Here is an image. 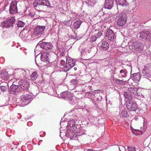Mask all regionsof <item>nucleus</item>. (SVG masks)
Returning a JSON list of instances; mask_svg holds the SVG:
<instances>
[{"instance_id": "nucleus-1", "label": "nucleus", "mask_w": 151, "mask_h": 151, "mask_svg": "<svg viewBox=\"0 0 151 151\" xmlns=\"http://www.w3.org/2000/svg\"><path fill=\"white\" fill-rule=\"evenodd\" d=\"M117 24L120 27L124 25L127 21V15L124 13H118L116 14Z\"/></svg>"}, {"instance_id": "nucleus-2", "label": "nucleus", "mask_w": 151, "mask_h": 151, "mask_svg": "<svg viewBox=\"0 0 151 151\" xmlns=\"http://www.w3.org/2000/svg\"><path fill=\"white\" fill-rule=\"evenodd\" d=\"M74 131L73 130H68L65 133V135L71 139L77 140L79 141H81L82 138L81 135L78 132L75 133Z\"/></svg>"}, {"instance_id": "nucleus-3", "label": "nucleus", "mask_w": 151, "mask_h": 151, "mask_svg": "<svg viewBox=\"0 0 151 151\" xmlns=\"http://www.w3.org/2000/svg\"><path fill=\"white\" fill-rule=\"evenodd\" d=\"M32 97L31 95L25 94L21 96L20 102L21 105L24 106L29 104L30 101V100Z\"/></svg>"}, {"instance_id": "nucleus-4", "label": "nucleus", "mask_w": 151, "mask_h": 151, "mask_svg": "<svg viewBox=\"0 0 151 151\" xmlns=\"http://www.w3.org/2000/svg\"><path fill=\"white\" fill-rule=\"evenodd\" d=\"M45 29V26H37L34 31L33 35L36 38L40 37Z\"/></svg>"}, {"instance_id": "nucleus-5", "label": "nucleus", "mask_w": 151, "mask_h": 151, "mask_svg": "<svg viewBox=\"0 0 151 151\" xmlns=\"http://www.w3.org/2000/svg\"><path fill=\"white\" fill-rule=\"evenodd\" d=\"M143 45L139 42H135L132 43L130 46V49L136 51H141L143 49Z\"/></svg>"}, {"instance_id": "nucleus-6", "label": "nucleus", "mask_w": 151, "mask_h": 151, "mask_svg": "<svg viewBox=\"0 0 151 151\" xmlns=\"http://www.w3.org/2000/svg\"><path fill=\"white\" fill-rule=\"evenodd\" d=\"M26 72V71L23 69L21 68L16 69L14 74L15 78L17 80L20 78L24 77Z\"/></svg>"}, {"instance_id": "nucleus-7", "label": "nucleus", "mask_w": 151, "mask_h": 151, "mask_svg": "<svg viewBox=\"0 0 151 151\" xmlns=\"http://www.w3.org/2000/svg\"><path fill=\"white\" fill-rule=\"evenodd\" d=\"M75 65V63L72 59H67L65 66L62 68V70H63L65 72H67L71 68L73 67Z\"/></svg>"}, {"instance_id": "nucleus-8", "label": "nucleus", "mask_w": 151, "mask_h": 151, "mask_svg": "<svg viewBox=\"0 0 151 151\" xmlns=\"http://www.w3.org/2000/svg\"><path fill=\"white\" fill-rule=\"evenodd\" d=\"M127 107L130 111H136L137 109V105L135 101H127Z\"/></svg>"}, {"instance_id": "nucleus-9", "label": "nucleus", "mask_w": 151, "mask_h": 151, "mask_svg": "<svg viewBox=\"0 0 151 151\" xmlns=\"http://www.w3.org/2000/svg\"><path fill=\"white\" fill-rule=\"evenodd\" d=\"M17 1L16 0L13 1L11 3L9 8L10 14H13L17 12Z\"/></svg>"}, {"instance_id": "nucleus-10", "label": "nucleus", "mask_w": 151, "mask_h": 151, "mask_svg": "<svg viewBox=\"0 0 151 151\" xmlns=\"http://www.w3.org/2000/svg\"><path fill=\"white\" fill-rule=\"evenodd\" d=\"M15 19L14 17H12L10 19H8L5 21L2 22L3 26L5 28H7L11 26H13V24L15 22Z\"/></svg>"}, {"instance_id": "nucleus-11", "label": "nucleus", "mask_w": 151, "mask_h": 151, "mask_svg": "<svg viewBox=\"0 0 151 151\" xmlns=\"http://www.w3.org/2000/svg\"><path fill=\"white\" fill-rule=\"evenodd\" d=\"M106 35L107 39L111 41L113 40L115 37L114 32L111 29H109L107 31Z\"/></svg>"}, {"instance_id": "nucleus-12", "label": "nucleus", "mask_w": 151, "mask_h": 151, "mask_svg": "<svg viewBox=\"0 0 151 151\" xmlns=\"http://www.w3.org/2000/svg\"><path fill=\"white\" fill-rule=\"evenodd\" d=\"M68 124V126L71 128L72 130L76 131L78 128H79L78 125L76 124V122L73 120L69 121Z\"/></svg>"}, {"instance_id": "nucleus-13", "label": "nucleus", "mask_w": 151, "mask_h": 151, "mask_svg": "<svg viewBox=\"0 0 151 151\" xmlns=\"http://www.w3.org/2000/svg\"><path fill=\"white\" fill-rule=\"evenodd\" d=\"M9 76L6 70L0 71V81L4 82L8 79Z\"/></svg>"}, {"instance_id": "nucleus-14", "label": "nucleus", "mask_w": 151, "mask_h": 151, "mask_svg": "<svg viewBox=\"0 0 151 151\" xmlns=\"http://www.w3.org/2000/svg\"><path fill=\"white\" fill-rule=\"evenodd\" d=\"M140 37L142 38H145L150 41L151 40V33L148 31H144L140 33Z\"/></svg>"}, {"instance_id": "nucleus-15", "label": "nucleus", "mask_w": 151, "mask_h": 151, "mask_svg": "<svg viewBox=\"0 0 151 151\" xmlns=\"http://www.w3.org/2000/svg\"><path fill=\"white\" fill-rule=\"evenodd\" d=\"M19 87L23 90H27L29 86V83L25 81H20L19 82Z\"/></svg>"}, {"instance_id": "nucleus-16", "label": "nucleus", "mask_w": 151, "mask_h": 151, "mask_svg": "<svg viewBox=\"0 0 151 151\" xmlns=\"http://www.w3.org/2000/svg\"><path fill=\"white\" fill-rule=\"evenodd\" d=\"M114 3V0H105L104 7L106 9H110L113 6Z\"/></svg>"}, {"instance_id": "nucleus-17", "label": "nucleus", "mask_w": 151, "mask_h": 151, "mask_svg": "<svg viewBox=\"0 0 151 151\" xmlns=\"http://www.w3.org/2000/svg\"><path fill=\"white\" fill-rule=\"evenodd\" d=\"M130 77L134 82H137L140 80L141 76L139 73H137L131 75Z\"/></svg>"}, {"instance_id": "nucleus-18", "label": "nucleus", "mask_w": 151, "mask_h": 151, "mask_svg": "<svg viewBox=\"0 0 151 151\" xmlns=\"http://www.w3.org/2000/svg\"><path fill=\"white\" fill-rule=\"evenodd\" d=\"M109 45L106 41H102L101 45L100 46V50H102L106 51L109 48Z\"/></svg>"}, {"instance_id": "nucleus-19", "label": "nucleus", "mask_w": 151, "mask_h": 151, "mask_svg": "<svg viewBox=\"0 0 151 151\" xmlns=\"http://www.w3.org/2000/svg\"><path fill=\"white\" fill-rule=\"evenodd\" d=\"M37 4L47 6H51L50 2L48 0H37Z\"/></svg>"}, {"instance_id": "nucleus-20", "label": "nucleus", "mask_w": 151, "mask_h": 151, "mask_svg": "<svg viewBox=\"0 0 151 151\" xmlns=\"http://www.w3.org/2000/svg\"><path fill=\"white\" fill-rule=\"evenodd\" d=\"M19 86L13 84L11 86L10 88V92L11 93L15 94L19 91Z\"/></svg>"}, {"instance_id": "nucleus-21", "label": "nucleus", "mask_w": 151, "mask_h": 151, "mask_svg": "<svg viewBox=\"0 0 151 151\" xmlns=\"http://www.w3.org/2000/svg\"><path fill=\"white\" fill-rule=\"evenodd\" d=\"M127 90L130 93V94L132 96H135L136 91L137 90V88L134 86H131L130 87L127 88Z\"/></svg>"}, {"instance_id": "nucleus-22", "label": "nucleus", "mask_w": 151, "mask_h": 151, "mask_svg": "<svg viewBox=\"0 0 151 151\" xmlns=\"http://www.w3.org/2000/svg\"><path fill=\"white\" fill-rule=\"evenodd\" d=\"M124 96L125 98V100L126 103L127 101L130 102L132 101V96L130 95L128 92H124Z\"/></svg>"}, {"instance_id": "nucleus-23", "label": "nucleus", "mask_w": 151, "mask_h": 151, "mask_svg": "<svg viewBox=\"0 0 151 151\" xmlns=\"http://www.w3.org/2000/svg\"><path fill=\"white\" fill-rule=\"evenodd\" d=\"M43 49L45 50H50L52 49V47L51 45L49 42H44L42 46Z\"/></svg>"}, {"instance_id": "nucleus-24", "label": "nucleus", "mask_w": 151, "mask_h": 151, "mask_svg": "<svg viewBox=\"0 0 151 151\" xmlns=\"http://www.w3.org/2000/svg\"><path fill=\"white\" fill-rule=\"evenodd\" d=\"M115 1L118 5L122 6H126L127 5L126 0H115Z\"/></svg>"}, {"instance_id": "nucleus-25", "label": "nucleus", "mask_w": 151, "mask_h": 151, "mask_svg": "<svg viewBox=\"0 0 151 151\" xmlns=\"http://www.w3.org/2000/svg\"><path fill=\"white\" fill-rule=\"evenodd\" d=\"M127 71L126 69L121 70L120 71V77L124 78L126 77L127 76Z\"/></svg>"}, {"instance_id": "nucleus-26", "label": "nucleus", "mask_w": 151, "mask_h": 151, "mask_svg": "<svg viewBox=\"0 0 151 151\" xmlns=\"http://www.w3.org/2000/svg\"><path fill=\"white\" fill-rule=\"evenodd\" d=\"M141 90L140 89H138L137 88V90L136 91V92L135 96H137L138 97V99L140 98H142L144 97V96L141 93Z\"/></svg>"}, {"instance_id": "nucleus-27", "label": "nucleus", "mask_w": 151, "mask_h": 151, "mask_svg": "<svg viewBox=\"0 0 151 151\" xmlns=\"http://www.w3.org/2000/svg\"><path fill=\"white\" fill-rule=\"evenodd\" d=\"M113 80L116 83L121 85H124L127 82L126 81H123L117 79L116 78H114Z\"/></svg>"}, {"instance_id": "nucleus-28", "label": "nucleus", "mask_w": 151, "mask_h": 151, "mask_svg": "<svg viewBox=\"0 0 151 151\" xmlns=\"http://www.w3.org/2000/svg\"><path fill=\"white\" fill-rule=\"evenodd\" d=\"M66 95L65 99L70 101H72L73 99L72 95L70 93L68 92V94Z\"/></svg>"}, {"instance_id": "nucleus-29", "label": "nucleus", "mask_w": 151, "mask_h": 151, "mask_svg": "<svg viewBox=\"0 0 151 151\" xmlns=\"http://www.w3.org/2000/svg\"><path fill=\"white\" fill-rule=\"evenodd\" d=\"M82 22L80 20L76 21L74 23V27L76 29L79 28Z\"/></svg>"}, {"instance_id": "nucleus-30", "label": "nucleus", "mask_w": 151, "mask_h": 151, "mask_svg": "<svg viewBox=\"0 0 151 151\" xmlns=\"http://www.w3.org/2000/svg\"><path fill=\"white\" fill-rule=\"evenodd\" d=\"M38 77V75L36 71L34 72L30 76L31 79L32 80H35Z\"/></svg>"}, {"instance_id": "nucleus-31", "label": "nucleus", "mask_w": 151, "mask_h": 151, "mask_svg": "<svg viewBox=\"0 0 151 151\" xmlns=\"http://www.w3.org/2000/svg\"><path fill=\"white\" fill-rule=\"evenodd\" d=\"M120 115L123 118H127L129 116V115L127 114V112L124 109L122 110Z\"/></svg>"}, {"instance_id": "nucleus-32", "label": "nucleus", "mask_w": 151, "mask_h": 151, "mask_svg": "<svg viewBox=\"0 0 151 151\" xmlns=\"http://www.w3.org/2000/svg\"><path fill=\"white\" fill-rule=\"evenodd\" d=\"M86 2L88 5L93 6L96 3L95 0H86Z\"/></svg>"}, {"instance_id": "nucleus-33", "label": "nucleus", "mask_w": 151, "mask_h": 151, "mask_svg": "<svg viewBox=\"0 0 151 151\" xmlns=\"http://www.w3.org/2000/svg\"><path fill=\"white\" fill-rule=\"evenodd\" d=\"M59 50V52L60 53V55L61 56H62L64 55V52H65V49L64 47H59L58 48Z\"/></svg>"}, {"instance_id": "nucleus-34", "label": "nucleus", "mask_w": 151, "mask_h": 151, "mask_svg": "<svg viewBox=\"0 0 151 151\" xmlns=\"http://www.w3.org/2000/svg\"><path fill=\"white\" fill-rule=\"evenodd\" d=\"M68 91H65L64 92H62L60 93V95H58L57 97H61L65 99L66 96V95L68 94Z\"/></svg>"}, {"instance_id": "nucleus-35", "label": "nucleus", "mask_w": 151, "mask_h": 151, "mask_svg": "<svg viewBox=\"0 0 151 151\" xmlns=\"http://www.w3.org/2000/svg\"><path fill=\"white\" fill-rule=\"evenodd\" d=\"M65 62L64 60H61L60 61V63H59V66H58V68H60L62 69V70H62V67H65L64 66L65 65Z\"/></svg>"}, {"instance_id": "nucleus-36", "label": "nucleus", "mask_w": 151, "mask_h": 151, "mask_svg": "<svg viewBox=\"0 0 151 151\" xmlns=\"http://www.w3.org/2000/svg\"><path fill=\"white\" fill-rule=\"evenodd\" d=\"M17 25L18 27H22L24 26V23L22 22L19 21L17 23Z\"/></svg>"}, {"instance_id": "nucleus-37", "label": "nucleus", "mask_w": 151, "mask_h": 151, "mask_svg": "<svg viewBox=\"0 0 151 151\" xmlns=\"http://www.w3.org/2000/svg\"><path fill=\"white\" fill-rule=\"evenodd\" d=\"M128 151H136L135 148L130 146L127 147Z\"/></svg>"}, {"instance_id": "nucleus-38", "label": "nucleus", "mask_w": 151, "mask_h": 151, "mask_svg": "<svg viewBox=\"0 0 151 151\" xmlns=\"http://www.w3.org/2000/svg\"><path fill=\"white\" fill-rule=\"evenodd\" d=\"M117 149H118L119 151H125V148L122 146H120L119 147H118Z\"/></svg>"}, {"instance_id": "nucleus-39", "label": "nucleus", "mask_w": 151, "mask_h": 151, "mask_svg": "<svg viewBox=\"0 0 151 151\" xmlns=\"http://www.w3.org/2000/svg\"><path fill=\"white\" fill-rule=\"evenodd\" d=\"M58 12H60V13H63L64 10H63V9L62 7V5H60V7H59V8H58Z\"/></svg>"}, {"instance_id": "nucleus-40", "label": "nucleus", "mask_w": 151, "mask_h": 151, "mask_svg": "<svg viewBox=\"0 0 151 151\" xmlns=\"http://www.w3.org/2000/svg\"><path fill=\"white\" fill-rule=\"evenodd\" d=\"M97 38L95 35L93 36L90 38L92 42L95 41L97 39Z\"/></svg>"}, {"instance_id": "nucleus-41", "label": "nucleus", "mask_w": 151, "mask_h": 151, "mask_svg": "<svg viewBox=\"0 0 151 151\" xmlns=\"http://www.w3.org/2000/svg\"><path fill=\"white\" fill-rule=\"evenodd\" d=\"M102 34V33L100 31L98 32L97 33L95 34L94 35L96 36L97 38L100 37Z\"/></svg>"}, {"instance_id": "nucleus-42", "label": "nucleus", "mask_w": 151, "mask_h": 151, "mask_svg": "<svg viewBox=\"0 0 151 151\" xmlns=\"http://www.w3.org/2000/svg\"><path fill=\"white\" fill-rule=\"evenodd\" d=\"M70 82L73 83L74 84H76L78 83V80L76 79H73L71 80L70 81Z\"/></svg>"}, {"instance_id": "nucleus-43", "label": "nucleus", "mask_w": 151, "mask_h": 151, "mask_svg": "<svg viewBox=\"0 0 151 151\" xmlns=\"http://www.w3.org/2000/svg\"><path fill=\"white\" fill-rule=\"evenodd\" d=\"M147 68V67H144V68L143 69V71H142V73H144V74H145L146 73V69Z\"/></svg>"}, {"instance_id": "nucleus-44", "label": "nucleus", "mask_w": 151, "mask_h": 151, "mask_svg": "<svg viewBox=\"0 0 151 151\" xmlns=\"http://www.w3.org/2000/svg\"><path fill=\"white\" fill-rule=\"evenodd\" d=\"M100 90H96L94 91V92L95 93H99V92H100Z\"/></svg>"}, {"instance_id": "nucleus-45", "label": "nucleus", "mask_w": 151, "mask_h": 151, "mask_svg": "<svg viewBox=\"0 0 151 151\" xmlns=\"http://www.w3.org/2000/svg\"><path fill=\"white\" fill-rule=\"evenodd\" d=\"M47 54L46 53H45L44 54H43L41 56V58H43V56L45 55H46Z\"/></svg>"}, {"instance_id": "nucleus-46", "label": "nucleus", "mask_w": 151, "mask_h": 151, "mask_svg": "<svg viewBox=\"0 0 151 151\" xmlns=\"http://www.w3.org/2000/svg\"><path fill=\"white\" fill-rule=\"evenodd\" d=\"M5 87L4 86H1V90L2 89H4L5 88Z\"/></svg>"}, {"instance_id": "nucleus-47", "label": "nucleus", "mask_w": 151, "mask_h": 151, "mask_svg": "<svg viewBox=\"0 0 151 151\" xmlns=\"http://www.w3.org/2000/svg\"><path fill=\"white\" fill-rule=\"evenodd\" d=\"M87 151H93V150H89Z\"/></svg>"}, {"instance_id": "nucleus-48", "label": "nucleus", "mask_w": 151, "mask_h": 151, "mask_svg": "<svg viewBox=\"0 0 151 151\" xmlns=\"http://www.w3.org/2000/svg\"><path fill=\"white\" fill-rule=\"evenodd\" d=\"M77 68H74V69L75 70H77Z\"/></svg>"}, {"instance_id": "nucleus-49", "label": "nucleus", "mask_w": 151, "mask_h": 151, "mask_svg": "<svg viewBox=\"0 0 151 151\" xmlns=\"http://www.w3.org/2000/svg\"><path fill=\"white\" fill-rule=\"evenodd\" d=\"M68 22H69L70 23V20H68V22H67V23H68Z\"/></svg>"}]
</instances>
